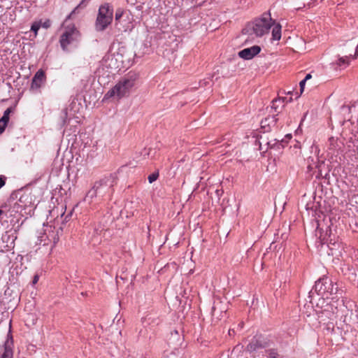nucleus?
<instances>
[{"label": "nucleus", "instance_id": "1a4fd4ad", "mask_svg": "<svg viewBox=\"0 0 358 358\" xmlns=\"http://www.w3.org/2000/svg\"><path fill=\"white\" fill-rule=\"evenodd\" d=\"M227 309L224 307V304L220 300L215 301L212 307V316L214 319L220 320L223 315L225 313Z\"/></svg>", "mask_w": 358, "mask_h": 358}, {"label": "nucleus", "instance_id": "423d86ee", "mask_svg": "<svg viewBox=\"0 0 358 358\" xmlns=\"http://www.w3.org/2000/svg\"><path fill=\"white\" fill-rule=\"evenodd\" d=\"M315 289L318 295L323 298H329V296L336 294L338 290V287L334 286L328 278H322L315 282Z\"/></svg>", "mask_w": 358, "mask_h": 358}, {"label": "nucleus", "instance_id": "4be33fe9", "mask_svg": "<svg viewBox=\"0 0 358 358\" xmlns=\"http://www.w3.org/2000/svg\"><path fill=\"white\" fill-rule=\"evenodd\" d=\"M345 106H343L341 107V113L343 115V116H344L345 119V120H347V117H348V115H351V114H349V111H348V110H345Z\"/></svg>", "mask_w": 358, "mask_h": 358}, {"label": "nucleus", "instance_id": "72a5a7b5", "mask_svg": "<svg viewBox=\"0 0 358 358\" xmlns=\"http://www.w3.org/2000/svg\"><path fill=\"white\" fill-rule=\"evenodd\" d=\"M2 213H3V210H0V216L2 215Z\"/></svg>", "mask_w": 358, "mask_h": 358}, {"label": "nucleus", "instance_id": "c85d7f7f", "mask_svg": "<svg viewBox=\"0 0 358 358\" xmlns=\"http://www.w3.org/2000/svg\"><path fill=\"white\" fill-rule=\"evenodd\" d=\"M358 45L356 47V50H355V56L353 57V58H356V57L358 55Z\"/></svg>", "mask_w": 358, "mask_h": 358}, {"label": "nucleus", "instance_id": "f8f14e48", "mask_svg": "<svg viewBox=\"0 0 358 358\" xmlns=\"http://www.w3.org/2000/svg\"><path fill=\"white\" fill-rule=\"evenodd\" d=\"M102 185L103 181L95 182L94 187L87 192L86 195V200H90L89 201H91L93 198L96 197L99 194H100V189Z\"/></svg>", "mask_w": 358, "mask_h": 358}, {"label": "nucleus", "instance_id": "f3484780", "mask_svg": "<svg viewBox=\"0 0 358 358\" xmlns=\"http://www.w3.org/2000/svg\"><path fill=\"white\" fill-rule=\"evenodd\" d=\"M349 64V59L348 57H341L338 59L337 65L342 66H346Z\"/></svg>", "mask_w": 358, "mask_h": 358}, {"label": "nucleus", "instance_id": "9d476101", "mask_svg": "<svg viewBox=\"0 0 358 358\" xmlns=\"http://www.w3.org/2000/svg\"><path fill=\"white\" fill-rule=\"evenodd\" d=\"M345 110L349 111V114L347 117V120L354 122L355 121L358 122V101L355 102L350 106H345Z\"/></svg>", "mask_w": 358, "mask_h": 358}, {"label": "nucleus", "instance_id": "a878e982", "mask_svg": "<svg viewBox=\"0 0 358 358\" xmlns=\"http://www.w3.org/2000/svg\"><path fill=\"white\" fill-rule=\"evenodd\" d=\"M177 338H179L178 332L177 331H175L174 332H172L171 333V339L175 340Z\"/></svg>", "mask_w": 358, "mask_h": 358}, {"label": "nucleus", "instance_id": "aec40b11", "mask_svg": "<svg viewBox=\"0 0 358 358\" xmlns=\"http://www.w3.org/2000/svg\"><path fill=\"white\" fill-rule=\"evenodd\" d=\"M158 176H159L158 173H153L150 174L148 178L149 182L152 183L154 181H155L158 178Z\"/></svg>", "mask_w": 358, "mask_h": 358}, {"label": "nucleus", "instance_id": "39448f33", "mask_svg": "<svg viewBox=\"0 0 358 358\" xmlns=\"http://www.w3.org/2000/svg\"><path fill=\"white\" fill-rule=\"evenodd\" d=\"M122 56L118 52L108 54L103 58L99 71L106 69L108 73H113V71L120 70L122 66Z\"/></svg>", "mask_w": 358, "mask_h": 358}, {"label": "nucleus", "instance_id": "dca6fc26", "mask_svg": "<svg viewBox=\"0 0 358 358\" xmlns=\"http://www.w3.org/2000/svg\"><path fill=\"white\" fill-rule=\"evenodd\" d=\"M125 15V12L122 8H117L115 12V21L117 22H120V19L122 17Z\"/></svg>", "mask_w": 358, "mask_h": 358}, {"label": "nucleus", "instance_id": "f257e3e1", "mask_svg": "<svg viewBox=\"0 0 358 358\" xmlns=\"http://www.w3.org/2000/svg\"><path fill=\"white\" fill-rule=\"evenodd\" d=\"M137 79L138 76L136 73H129L121 78L104 94L102 101H120L128 96L135 86Z\"/></svg>", "mask_w": 358, "mask_h": 358}, {"label": "nucleus", "instance_id": "2eb2a0df", "mask_svg": "<svg viewBox=\"0 0 358 358\" xmlns=\"http://www.w3.org/2000/svg\"><path fill=\"white\" fill-rule=\"evenodd\" d=\"M124 17H126V20L125 21H127V28H130V27H132L133 25H132V23H133V21H134V16L132 15V13L131 12H125V15Z\"/></svg>", "mask_w": 358, "mask_h": 358}, {"label": "nucleus", "instance_id": "ddd939ff", "mask_svg": "<svg viewBox=\"0 0 358 358\" xmlns=\"http://www.w3.org/2000/svg\"><path fill=\"white\" fill-rule=\"evenodd\" d=\"M272 40L279 41L281 38V29L282 27L280 23L276 22L273 20L272 23Z\"/></svg>", "mask_w": 358, "mask_h": 358}, {"label": "nucleus", "instance_id": "cd10ccee", "mask_svg": "<svg viewBox=\"0 0 358 358\" xmlns=\"http://www.w3.org/2000/svg\"><path fill=\"white\" fill-rule=\"evenodd\" d=\"M311 78H312L311 74L308 73V74L306 76V77L304 78V79H303V80L306 82V81H308V80H310Z\"/></svg>", "mask_w": 358, "mask_h": 358}, {"label": "nucleus", "instance_id": "bb28decb", "mask_svg": "<svg viewBox=\"0 0 358 358\" xmlns=\"http://www.w3.org/2000/svg\"><path fill=\"white\" fill-rule=\"evenodd\" d=\"M38 280H39V276L38 275H35L34 276L33 281H32L33 285L36 284L38 282Z\"/></svg>", "mask_w": 358, "mask_h": 358}, {"label": "nucleus", "instance_id": "6ab92c4d", "mask_svg": "<svg viewBox=\"0 0 358 358\" xmlns=\"http://www.w3.org/2000/svg\"><path fill=\"white\" fill-rule=\"evenodd\" d=\"M268 358H280L275 350H268L266 351Z\"/></svg>", "mask_w": 358, "mask_h": 358}, {"label": "nucleus", "instance_id": "2f4dec72", "mask_svg": "<svg viewBox=\"0 0 358 358\" xmlns=\"http://www.w3.org/2000/svg\"><path fill=\"white\" fill-rule=\"evenodd\" d=\"M277 102V101H275L273 102V107H274L275 103Z\"/></svg>", "mask_w": 358, "mask_h": 358}, {"label": "nucleus", "instance_id": "393cba45", "mask_svg": "<svg viewBox=\"0 0 358 358\" xmlns=\"http://www.w3.org/2000/svg\"><path fill=\"white\" fill-rule=\"evenodd\" d=\"M127 1L130 5H135L138 3H142V0H127Z\"/></svg>", "mask_w": 358, "mask_h": 358}, {"label": "nucleus", "instance_id": "20e7f679", "mask_svg": "<svg viewBox=\"0 0 358 358\" xmlns=\"http://www.w3.org/2000/svg\"><path fill=\"white\" fill-rule=\"evenodd\" d=\"M113 18V8L108 3L100 6L97 15L95 28L97 31H103L111 24Z\"/></svg>", "mask_w": 358, "mask_h": 358}, {"label": "nucleus", "instance_id": "412c9836", "mask_svg": "<svg viewBox=\"0 0 358 358\" xmlns=\"http://www.w3.org/2000/svg\"><path fill=\"white\" fill-rule=\"evenodd\" d=\"M39 28H40V25L38 24L35 23V24H32V26L31 27V30L35 33V35H36L37 31L39 29Z\"/></svg>", "mask_w": 358, "mask_h": 358}, {"label": "nucleus", "instance_id": "0eeeda50", "mask_svg": "<svg viewBox=\"0 0 358 358\" xmlns=\"http://www.w3.org/2000/svg\"><path fill=\"white\" fill-rule=\"evenodd\" d=\"M45 75L43 70H38L32 78L30 89L32 91H38L45 82Z\"/></svg>", "mask_w": 358, "mask_h": 358}, {"label": "nucleus", "instance_id": "6e6552de", "mask_svg": "<svg viewBox=\"0 0 358 358\" xmlns=\"http://www.w3.org/2000/svg\"><path fill=\"white\" fill-rule=\"evenodd\" d=\"M261 48L258 45H253L250 48H245L238 52V56L244 59H251L255 55L259 53Z\"/></svg>", "mask_w": 358, "mask_h": 358}, {"label": "nucleus", "instance_id": "7c9ffc66", "mask_svg": "<svg viewBox=\"0 0 358 358\" xmlns=\"http://www.w3.org/2000/svg\"><path fill=\"white\" fill-rule=\"evenodd\" d=\"M57 240H58V238H57V239L55 238V240H54V245L57 243Z\"/></svg>", "mask_w": 358, "mask_h": 358}, {"label": "nucleus", "instance_id": "f03ea898", "mask_svg": "<svg viewBox=\"0 0 358 358\" xmlns=\"http://www.w3.org/2000/svg\"><path fill=\"white\" fill-rule=\"evenodd\" d=\"M73 12L66 17L62 25V34L59 38V43L63 50H67L69 45L77 43L80 38V31L73 24L69 21Z\"/></svg>", "mask_w": 358, "mask_h": 358}, {"label": "nucleus", "instance_id": "a211bd4d", "mask_svg": "<svg viewBox=\"0 0 358 358\" xmlns=\"http://www.w3.org/2000/svg\"><path fill=\"white\" fill-rule=\"evenodd\" d=\"M10 112H11L10 108H7L5 110L3 117L0 119V120H1L2 122H5L7 124L9 120V115H10Z\"/></svg>", "mask_w": 358, "mask_h": 358}, {"label": "nucleus", "instance_id": "b1692460", "mask_svg": "<svg viewBox=\"0 0 358 358\" xmlns=\"http://www.w3.org/2000/svg\"><path fill=\"white\" fill-rule=\"evenodd\" d=\"M6 124V123L2 122L1 120H0V134L4 131Z\"/></svg>", "mask_w": 358, "mask_h": 358}, {"label": "nucleus", "instance_id": "473e14b6", "mask_svg": "<svg viewBox=\"0 0 358 358\" xmlns=\"http://www.w3.org/2000/svg\"><path fill=\"white\" fill-rule=\"evenodd\" d=\"M286 137H287V138H290V137H291V134H287V135L286 136Z\"/></svg>", "mask_w": 358, "mask_h": 358}, {"label": "nucleus", "instance_id": "7ed1b4c3", "mask_svg": "<svg viewBox=\"0 0 358 358\" xmlns=\"http://www.w3.org/2000/svg\"><path fill=\"white\" fill-rule=\"evenodd\" d=\"M273 19L269 13H264L259 18L249 24L245 29V32L250 35L261 37L268 33L272 27Z\"/></svg>", "mask_w": 358, "mask_h": 358}, {"label": "nucleus", "instance_id": "4468645a", "mask_svg": "<svg viewBox=\"0 0 358 358\" xmlns=\"http://www.w3.org/2000/svg\"><path fill=\"white\" fill-rule=\"evenodd\" d=\"M259 338H255L248 344V345L247 346V350L249 352H255L259 350V348H262L264 347L259 341Z\"/></svg>", "mask_w": 358, "mask_h": 358}, {"label": "nucleus", "instance_id": "c756f323", "mask_svg": "<svg viewBox=\"0 0 358 358\" xmlns=\"http://www.w3.org/2000/svg\"><path fill=\"white\" fill-rule=\"evenodd\" d=\"M271 119H272V122H273V124H275V120H274V117H271Z\"/></svg>", "mask_w": 358, "mask_h": 358}, {"label": "nucleus", "instance_id": "9b49d317", "mask_svg": "<svg viewBox=\"0 0 358 358\" xmlns=\"http://www.w3.org/2000/svg\"><path fill=\"white\" fill-rule=\"evenodd\" d=\"M13 340L12 338L8 337L3 344V352L1 355V358H13Z\"/></svg>", "mask_w": 358, "mask_h": 358}, {"label": "nucleus", "instance_id": "5701e85b", "mask_svg": "<svg viewBox=\"0 0 358 358\" xmlns=\"http://www.w3.org/2000/svg\"><path fill=\"white\" fill-rule=\"evenodd\" d=\"M306 83V82L303 79L299 83L301 94H302L304 90Z\"/></svg>", "mask_w": 358, "mask_h": 358}]
</instances>
